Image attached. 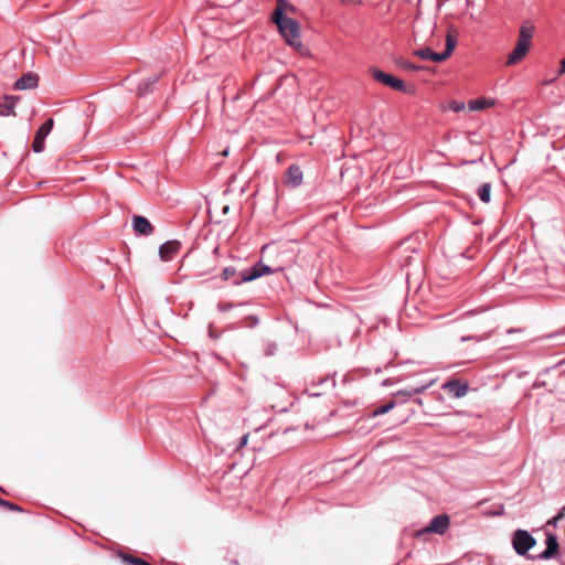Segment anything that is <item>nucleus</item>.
Instances as JSON below:
<instances>
[{"label":"nucleus","instance_id":"obj_22","mask_svg":"<svg viewBox=\"0 0 565 565\" xmlns=\"http://www.w3.org/2000/svg\"><path fill=\"white\" fill-rule=\"evenodd\" d=\"M564 516H565V505L563 507V509L561 510V512H559L557 515H555L553 519H551V520L547 522V524L553 525V526H556V525H557V523H558L561 520H563V519H564Z\"/></svg>","mask_w":565,"mask_h":565},{"label":"nucleus","instance_id":"obj_6","mask_svg":"<svg viewBox=\"0 0 565 565\" xmlns=\"http://www.w3.org/2000/svg\"><path fill=\"white\" fill-rule=\"evenodd\" d=\"M273 273H274V270L269 266L258 263L250 269H247V270H244L241 273V281L249 282V281L258 279L265 275H270Z\"/></svg>","mask_w":565,"mask_h":565},{"label":"nucleus","instance_id":"obj_31","mask_svg":"<svg viewBox=\"0 0 565 565\" xmlns=\"http://www.w3.org/2000/svg\"><path fill=\"white\" fill-rule=\"evenodd\" d=\"M222 154H223V156H227V154H228V150H227V149H226V150H224V151L222 152Z\"/></svg>","mask_w":565,"mask_h":565},{"label":"nucleus","instance_id":"obj_19","mask_svg":"<svg viewBox=\"0 0 565 565\" xmlns=\"http://www.w3.org/2000/svg\"><path fill=\"white\" fill-rule=\"evenodd\" d=\"M119 556L121 557L122 562L128 565H150L147 562H145L140 558L134 557V556L124 555V554H120Z\"/></svg>","mask_w":565,"mask_h":565},{"label":"nucleus","instance_id":"obj_15","mask_svg":"<svg viewBox=\"0 0 565 565\" xmlns=\"http://www.w3.org/2000/svg\"><path fill=\"white\" fill-rule=\"evenodd\" d=\"M494 105H495V100L493 98L482 97L479 99L471 100L469 103V109L472 111H481V110L492 107Z\"/></svg>","mask_w":565,"mask_h":565},{"label":"nucleus","instance_id":"obj_20","mask_svg":"<svg viewBox=\"0 0 565 565\" xmlns=\"http://www.w3.org/2000/svg\"><path fill=\"white\" fill-rule=\"evenodd\" d=\"M395 407V403L394 402H390L381 407H377L376 409L373 411L372 413V416L373 417H376V416H380V415H383V414H386L388 413L390 411H392L393 408Z\"/></svg>","mask_w":565,"mask_h":565},{"label":"nucleus","instance_id":"obj_24","mask_svg":"<svg viewBox=\"0 0 565 565\" xmlns=\"http://www.w3.org/2000/svg\"><path fill=\"white\" fill-rule=\"evenodd\" d=\"M235 270L233 268H225L222 273V277L224 280H228L233 275H234Z\"/></svg>","mask_w":565,"mask_h":565},{"label":"nucleus","instance_id":"obj_21","mask_svg":"<svg viewBox=\"0 0 565 565\" xmlns=\"http://www.w3.org/2000/svg\"><path fill=\"white\" fill-rule=\"evenodd\" d=\"M287 10L294 11V7L287 3L285 0H278L277 8L275 9L274 12L280 11V14L285 15V11Z\"/></svg>","mask_w":565,"mask_h":565},{"label":"nucleus","instance_id":"obj_2","mask_svg":"<svg viewBox=\"0 0 565 565\" xmlns=\"http://www.w3.org/2000/svg\"><path fill=\"white\" fill-rule=\"evenodd\" d=\"M535 32V25L531 21H524L519 30L516 45L507 58L508 65H513L521 61L532 46V38Z\"/></svg>","mask_w":565,"mask_h":565},{"label":"nucleus","instance_id":"obj_3","mask_svg":"<svg viewBox=\"0 0 565 565\" xmlns=\"http://www.w3.org/2000/svg\"><path fill=\"white\" fill-rule=\"evenodd\" d=\"M456 47V38L451 33H448L446 36V50L443 53H436L431 51L429 47H424L417 50L415 55L422 60H431L434 62H443L447 60L454 52Z\"/></svg>","mask_w":565,"mask_h":565},{"label":"nucleus","instance_id":"obj_8","mask_svg":"<svg viewBox=\"0 0 565 565\" xmlns=\"http://www.w3.org/2000/svg\"><path fill=\"white\" fill-rule=\"evenodd\" d=\"M54 121L53 119H47L38 130L35 135V139L33 141V150L35 152H41L44 149V142L46 136L51 132L53 128Z\"/></svg>","mask_w":565,"mask_h":565},{"label":"nucleus","instance_id":"obj_28","mask_svg":"<svg viewBox=\"0 0 565 565\" xmlns=\"http://www.w3.org/2000/svg\"><path fill=\"white\" fill-rule=\"evenodd\" d=\"M344 3H354V4H360L361 3V0H343Z\"/></svg>","mask_w":565,"mask_h":565},{"label":"nucleus","instance_id":"obj_30","mask_svg":"<svg viewBox=\"0 0 565 565\" xmlns=\"http://www.w3.org/2000/svg\"><path fill=\"white\" fill-rule=\"evenodd\" d=\"M405 67L408 68V70H412V71L416 70V67L414 65H412V64H407Z\"/></svg>","mask_w":565,"mask_h":565},{"label":"nucleus","instance_id":"obj_14","mask_svg":"<svg viewBox=\"0 0 565 565\" xmlns=\"http://www.w3.org/2000/svg\"><path fill=\"white\" fill-rule=\"evenodd\" d=\"M17 102L18 97L4 96L2 102H0V116L12 115Z\"/></svg>","mask_w":565,"mask_h":565},{"label":"nucleus","instance_id":"obj_4","mask_svg":"<svg viewBox=\"0 0 565 565\" xmlns=\"http://www.w3.org/2000/svg\"><path fill=\"white\" fill-rule=\"evenodd\" d=\"M536 544V540L525 530H516L512 535V545L519 555H525Z\"/></svg>","mask_w":565,"mask_h":565},{"label":"nucleus","instance_id":"obj_23","mask_svg":"<svg viewBox=\"0 0 565 565\" xmlns=\"http://www.w3.org/2000/svg\"><path fill=\"white\" fill-rule=\"evenodd\" d=\"M449 108L451 110H454L455 113H460V111L465 110L466 105H465V103L454 100L449 104Z\"/></svg>","mask_w":565,"mask_h":565},{"label":"nucleus","instance_id":"obj_7","mask_svg":"<svg viewBox=\"0 0 565 565\" xmlns=\"http://www.w3.org/2000/svg\"><path fill=\"white\" fill-rule=\"evenodd\" d=\"M372 76L381 82L382 84L390 86L394 89L403 90L404 89V83L397 77H394L391 74L384 73L381 70L374 68L372 71Z\"/></svg>","mask_w":565,"mask_h":565},{"label":"nucleus","instance_id":"obj_9","mask_svg":"<svg viewBox=\"0 0 565 565\" xmlns=\"http://www.w3.org/2000/svg\"><path fill=\"white\" fill-rule=\"evenodd\" d=\"M179 249L180 243L178 241H169L159 248V256L161 260L169 262L179 253Z\"/></svg>","mask_w":565,"mask_h":565},{"label":"nucleus","instance_id":"obj_1","mask_svg":"<svg viewBox=\"0 0 565 565\" xmlns=\"http://www.w3.org/2000/svg\"><path fill=\"white\" fill-rule=\"evenodd\" d=\"M273 20L286 43L299 53L305 54L306 49L300 41V24L291 18L281 15L280 11L274 12Z\"/></svg>","mask_w":565,"mask_h":565},{"label":"nucleus","instance_id":"obj_17","mask_svg":"<svg viewBox=\"0 0 565 565\" xmlns=\"http://www.w3.org/2000/svg\"><path fill=\"white\" fill-rule=\"evenodd\" d=\"M434 382H435V380H430L426 384H423V385H420L418 387H415L413 390L398 391L397 393H395V395H403V396L411 397V396H413L415 394H419V393L424 392L426 388L430 387L434 384Z\"/></svg>","mask_w":565,"mask_h":565},{"label":"nucleus","instance_id":"obj_26","mask_svg":"<svg viewBox=\"0 0 565 565\" xmlns=\"http://www.w3.org/2000/svg\"><path fill=\"white\" fill-rule=\"evenodd\" d=\"M248 443V434L244 435L241 439V444H239V447H244L246 446Z\"/></svg>","mask_w":565,"mask_h":565},{"label":"nucleus","instance_id":"obj_27","mask_svg":"<svg viewBox=\"0 0 565 565\" xmlns=\"http://www.w3.org/2000/svg\"><path fill=\"white\" fill-rule=\"evenodd\" d=\"M559 74H565V58L561 62Z\"/></svg>","mask_w":565,"mask_h":565},{"label":"nucleus","instance_id":"obj_16","mask_svg":"<svg viewBox=\"0 0 565 565\" xmlns=\"http://www.w3.org/2000/svg\"><path fill=\"white\" fill-rule=\"evenodd\" d=\"M445 388H449L456 397H462L467 393V386L460 385L457 382H449L444 385Z\"/></svg>","mask_w":565,"mask_h":565},{"label":"nucleus","instance_id":"obj_10","mask_svg":"<svg viewBox=\"0 0 565 565\" xmlns=\"http://www.w3.org/2000/svg\"><path fill=\"white\" fill-rule=\"evenodd\" d=\"M38 86V76L31 73L23 75L14 84V88L19 90L32 89Z\"/></svg>","mask_w":565,"mask_h":565},{"label":"nucleus","instance_id":"obj_25","mask_svg":"<svg viewBox=\"0 0 565 565\" xmlns=\"http://www.w3.org/2000/svg\"><path fill=\"white\" fill-rule=\"evenodd\" d=\"M153 82H154V79H153V81L142 82V83L140 84V86L138 87L139 92H140L141 94H142V93H145V92L148 89V87H149Z\"/></svg>","mask_w":565,"mask_h":565},{"label":"nucleus","instance_id":"obj_12","mask_svg":"<svg viewBox=\"0 0 565 565\" xmlns=\"http://www.w3.org/2000/svg\"><path fill=\"white\" fill-rule=\"evenodd\" d=\"M558 551V542L554 534H547L546 536V548L541 554L544 559L552 558Z\"/></svg>","mask_w":565,"mask_h":565},{"label":"nucleus","instance_id":"obj_13","mask_svg":"<svg viewBox=\"0 0 565 565\" xmlns=\"http://www.w3.org/2000/svg\"><path fill=\"white\" fill-rule=\"evenodd\" d=\"M302 181V172L299 167L291 166L288 170L287 177H286V184L296 188L298 186Z\"/></svg>","mask_w":565,"mask_h":565},{"label":"nucleus","instance_id":"obj_11","mask_svg":"<svg viewBox=\"0 0 565 565\" xmlns=\"http://www.w3.org/2000/svg\"><path fill=\"white\" fill-rule=\"evenodd\" d=\"M134 230L140 234L149 235L153 232V227L150 222L143 216H135L134 220Z\"/></svg>","mask_w":565,"mask_h":565},{"label":"nucleus","instance_id":"obj_5","mask_svg":"<svg viewBox=\"0 0 565 565\" xmlns=\"http://www.w3.org/2000/svg\"><path fill=\"white\" fill-rule=\"evenodd\" d=\"M450 525V518L447 514H439L433 518L430 523L418 532V534L424 533H436L444 534Z\"/></svg>","mask_w":565,"mask_h":565},{"label":"nucleus","instance_id":"obj_18","mask_svg":"<svg viewBox=\"0 0 565 565\" xmlns=\"http://www.w3.org/2000/svg\"><path fill=\"white\" fill-rule=\"evenodd\" d=\"M478 195L483 203H489L491 198V184L483 183L478 191Z\"/></svg>","mask_w":565,"mask_h":565},{"label":"nucleus","instance_id":"obj_29","mask_svg":"<svg viewBox=\"0 0 565 565\" xmlns=\"http://www.w3.org/2000/svg\"><path fill=\"white\" fill-rule=\"evenodd\" d=\"M6 505H8L12 510H18V508L11 503H6Z\"/></svg>","mask_w":565,"mask_h":565}]
</instances>
